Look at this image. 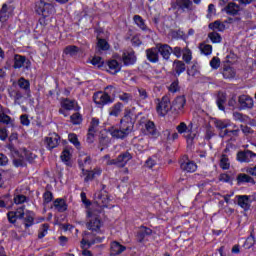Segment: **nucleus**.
<instances>
[{"label": "nucleus", "mask_w": 256, "mask_h": 256, "mask_svg": "<svg viewBox=\"0 0 256 256\" xmlns=\"http://www.w3.org/2000/svg\"><path fill=\"white\" fill-rule=\"evenodd\" d=\"M221 11L234 17V15H239L241 7H239V5H237L235 2H230L224 8H222Z\"/></svg>", "instance_id": "obj_16"}, {"label": "nucleus", "mask_w": 256, "mask_h": 256, "mask_svg": "<svg viewBox=\"0 0 256 256\" xmlns=\"http://www.w3.org/2000/svg\"><path fill=\"white\" fill-rule=\"evenodd\" d=\"M122 61L124 65H135L137 61V56L133 50H127L123 52Z\"/></svg>", "instance_id": "obj_15"}, {"label": "nucleus", "mask_w": 256, "mask_h": 256, "mask_svg": "<svg viewBox=\"0 0 256 256\" xmlns=\"http://www.w3.org/2000/svg\"><path fill=\"white\" fill-rule=\"evenodd\" d=\"M33 225V212H28L25 217V226L31 227Z\"/></svg>", "instance_id": "obj_51"}, {"label": "nucleus", "mask_w": 256, "mask_h": 256, "mask_svg": "<svg viewBox=\"0 0 256 256\" xmlns=\"http://www.w3.org/2000/svg\"><path fill=\"white\" fill-rule=\"evenodd\" d=\"M138 93H139L140 99H142V100H145V99H147V97H149V94H147L146 89L140 88V89H138Z\"/></svg>", "instance_id": "obj_62"}, {"label": "nucleus", "mask_w": 256, "mask_h": 256, "mask_svg": "<svg viewBox=\"0 0 256 256\" xmlns=\"http://www.w3.org/2000/svg\"><path fill=\"white\" fill-rule=\"evenodd\" d=\"M80 197L87 211H89V209H96L95 207H100V209L109 207V202L111 201V198H109V194L105 190H101L95 193L94 204H91V201L87 200V194H85V192H82L80 194Z\"/></svg>", "instance_id": "obj_2"}, {"label": "nucleus", "mask_w": 256, "mask_h": 256, "mask_svg": "<svg viewBox=\"0 0 256 256\" xmlns=\"http://www.w3.org/2000/svg\"><path fill=\"white\" fill-rule=\"evenodd\" d=\"M104 159H106V165H116V167H125L131 159H133V156L129 152L123 153L118 156V158L115 160H108L109 156H105Z\"/></svg>", "instance_id": "obj_8"}, {"label": "nucleus", "mask_w": 256, "mask_h": 256, "mask_svg": "<svg viewBox=\"0 0 256 256\" xmlns=\"http://www.w3.org/2000/svg\"><path fill=\"white\" fill-rule=\"evenodd\" d=\"M125 249V246L121 245L119 242L111 243V255H121Z\"/></svg>", "instance_id": "obj_27"}, {"label": "nucleus", "mask_w": 256, "mask_h": 256, "mask_svg": "<svg viewBox=\"0 0 256 256\" xmlns=\"http://www.w3.org/2000/svg\"><path fill=\"white\" fill-rule=\"evenodd\" d=\"M75 105H77V102L75 100H69L65 99L61 101V109L59 110L60 115H64V117H69L68 111H73L75 109Z\"/></svg>", "instance_id": "obj_11"}, {"label": "nucleus", "mask_w": 256, "mask_h": 256, "mask_svg": "<svg viewBox=\"0 0 256 256\" xmlns=\"http://www.w3.org/2000/svg\"><path fill=\"white\" fill-rule=\"evenodd\" d=\"M209 29L212 31H225V24H223L221 21L216 20L214 23L209 24Z\"/></svg>", "instance_id": "obj_36"}, {"label": "nucleus", "mask_w": 256, "mask_h": 256, "mask_svg": "<svg viewBox=\"0 0 256 256\" xmlns=\"http://www.w3.org/2000/svg\"><path fill=\"white\" fill-rule=\"evenodd\" d=\"M106 92H96L93 96V101L98 107H103V105H107V103H111V96L109 95V91H112V94L115 93V88L113 86H107L105 88Z\"/></svg>", "instance_id": "obj_5"}, {"label": "nucleus", "mask_w": 256, "mask_h": 256, "mask_svg": "<svg viewBox=\"0 0 256 256\" xmlns=\"http://www.w3.org/2000/svg\"><path fill=\"white\" fill-rule=\"evenodd\" d=\"M105 237H96L93 239V234L85 232L83 234L82 241L80 243L81 247L84 249L82 251V255L84 256H93L91 251L87 250L91 247V245H95V243H103Z\"/></svg>", "instance_id": "obj_4"}, {"label": "nucleus", "mask_w": 256, "mask_h": 256, "mask_svg": "<svg viewBox=\"0 0 256 256\" xmlns=\"http://www.w3.org/2000/svg\"><path fill=\"white\" fill-rule=\"evenodd\" d=\"M144 133L145 135H149V137H152V139H157L160 135L153 121H146L144 123Z\"/></svg>", "instance_id": "obj_12"}, {"label": "nucleus", "mask_w": 256, "mask_h": 256, "mask_svg": "<svg viewBox=\"0 0 256 256\" xmlns=\"http://www.w3.org/2000/svg\"><path fill=\"white\" fill-rule=\"evenodd\" d=\"M252 154L251 152H239L237 154V161H239L240 163H249V161H251V157Z\"/></svg>", "instance_id": "obj_29"}, {"label": "nucleus", "mask_w": 256, "mask_h": 256, "mask_svg": "<svg viewBox=\"0 0 256 256\" xmlns=\"http://www.w3.org/2000/svg\"><path fill=\"white\" fill-rule=\"evenodd\" d=\"M186 104L187 99H185V96H178L172 101L171 107L173 111H176V113H181Z\"/></svg>", "instance_id": "obj_13"}, {"label": "nucleus", "mask_w": 256, "mask_h": 256, "mask_svg": "<svg viewBox=\"0 0 256 256\" xmlns=\"http://www.w3.org/2000/svg\"><path fill=\"white\" fill-rule=\"evenodd\" d=\"M246 173L256 177V166L255 167H248V168H246Z\"/></svg>", "instance_id": "obj_64"}, {"label": "nucleus", "mask_w": 256, "mask_h": 256, "mask_svg": "<svg viewBox=\"0 0 256 256\" xmlns=\"http://www.w3.org/2000/svg\"><path fill=\"white\" fill-rule=\"evenodd\" d=\"M176 130L180 135H183L188 143L191 145L197 134L193 131V124L187 126L185 122H181L177 127Z\"/></svg>", "instance_id": "obj_7"}, {"label": "nucleus", "mask_w": 256, "mask_h": 256, "mask_svg": "<svg viewBox=\"0 0 256 256\" xmlns=\"http://www.w3.org/2000/svg\"><path fill=\"white\" fill-rule=\"evenodd\" d=\"M199 49L203 55H211V53H213V46L209 44L202 43Z\"/></svg>", "instance_id": "obj_38"}, {"label": "nucleus", "mask_w": 256, "mask_h": 256, "mask_svg": "<svg viewBox=\"0 0 256 256\" xmlns=\"http://www.w3.org/2000/svg\"><path fill=\"white\" fill-rule=\"evenodd\" d=\"M97 48L99 51H109V43L105 39L98 38Z\"/></svg>", "instance_id": "obj_42"}, {"label": "nucleus", "mask_w": 256, "mask_h": 256, "mask_svg": "<svg viewBox=\"0 0 256 256\" xmlns=\"http://www.w3.org/2000/svg\"><path fill=\"white\" fill-rule=\"evenodd\" d=\"M224 79H233L235 77V70L231 67L225 68L223 71Z\"/></svg>", "instance_id": "obj_45"}, {"label": "nucleus", "mask_w": 256, "mask_h": 256, "mask_svg": "<svg viewBox=\"0 0 256 256\" xmlns=\"http://www.w3.org/2000/svg\"><path fill=\"white\" fill-rule=\"evenodd\" d=\"M173 71L175 72V74L177 76L181 75V73H184L185 71V63H183L182 61H174L173 63Z\"/></svg>", "instance_id": "obj_31"}, {"label": "nucleus", "mask_w": 256, "mask_h": 256, "mask_svg": "<svg viewBox=\"0 0 256 256\" xmlns=\"http://www.w3.org/2000/svg\"><path fill=\"white\" fill-rule=\"evenodd\" d=\"M220 167L224 171L229 169V167H231V162H229V158L227 157V155H222L221 156V158H220Z\"/></svg>", "instance_id": "obj_40"}, {"label": "nucleus", "mask_w": 256, "mask_h": 256, "mask_svg": "<svg viewBox=\"0 0 256 256\" xmlns=\"http://www.w3.org/2000/svg\"><path fill=\"white\" fill-rule=\"evenodd\" d=\"M146 57L150 63H157L159 61V50L156 48H150L146 50Z\"/></svg>", "instance_id": "obj_23"}, {"label": "nucleus", "mask_w": 256, "mask_h": 256, "mask_svg": "<svg viewBox=\"0 0 256 256\" xmlns=\"http://www.w3.org/2000/svg\"><path fill=\"white\" fill-rule=\"evenodd\" d=\"M208 39H210L211 43H221V35L217 32H211L208 34Z\"/></svg>", "instance_id": "obj_44"}, {"label": "nucleus", "mask_w": 256, "mask_h": 256, "mask_svg": "<svg viewBox=\"0 0 256 256\" xmlns=\"http://www.w3.org/2000/svg\"><path fill=\"white\" fill-rule=\"evenodd\" d=\"M120 101H124V103H129L131 101V96L127 93H122L119 95Z\"/></svg>", "instance_id": "obj_61"}, {"label": "nucleus", "mask_w": 256, "mask_h": 256, "mask_svg": "<svg viewBox=\"0 0 256 256\" xmlns=\"http://www.w3.org/2000/svg\"><path fill=\"white\" fill-rule=\"evenodd\" d=\"M241 109H253V98L247 95H241L238 99Z\"/></svg>", "instance_id": "obj_19"}, {"label": "nucleus", "mask_w": 256, "mask_h": 256, "mask_svg": "<svg viewBox=\"0 0 256 256\" xmlns=\"http://www.w3.org/2000/svg\"><path fill=\"white\" fill-rule=\"evenodd\" d=\"M136 119L137 114H135V110H126L123 119L120 121V127L112 126L109 128V135H111L113 139H125V137L133 131V125Z\"/></svg>", "instance_id": "obj_1"}, {"label": "nucleus", "mask_w": 256, "mask_h": 256, "mask_svg": "<svg viewBox=\"0 0 256 256\" xmlns=\"http://www.w3.org/2000/svg\"><path fill=\"white\" fill-rule=\"evenodd\" d=\"M48 231H49V224H43L38 233L39 239H43V237L47 235Z\"/></svg>", "instance_id": "obj_47"}, {"label": "nucleus", "mask_w": 256, "mask_h": 256, "mask_svg": "<svg viewBox=\"0 0 256 256\" xmlns=\"http://www.w3.org/2000/svg\"><path fill=\"white\" fill-rule=\"evenodd\" d=\"M6 19H9V11L7 4H3L2 9L0 10V22H5Z\"/></svg>", "instance_id": "obj_41"}, {"label": "nucleus", "mask_w": 256, "mask_h": 256, "mask_svg": "<svg viewBox=\"0 0 256 256\" xmlns=\"http://www.w3.org/2000/svg\"><path fill=\"white\" fill-rule=\"evenodd\" d=\"M169 91L171 93H177V91H179V82H177V81L172 82L169 87Z\"/></svg>", "instance_id": "obj_59"}, {"label": "nucleus", "mask_w": 256, "mask_h": 256, "mask_svg": "<svg viewBox=\"0 0 256 256\" xmlns=\"http://www.w3.org/2000/svg\"><path fill=\"white\" fill-rule=\"evenodd\" d=\"M96 132L97 131H95L93 129L88 130L87 143H93V141H95V133Z\"/></svg>", "instance_id": "obj_55"}, {"label": "nucleus", "mask_w": 256, "mask_h": 256, "mask_svg": "<svg viewBox=\"0 0 256 256\" xmlns=\"http://www.w3.org/2000/svg\"><path fill=\"white\" fill-rule=\"evenodd\" d=\"M68 139L76 149H81V142H79V138L76 136V134H69Z\"/></svg>", "instance_id": "obj_43"}, {"label": "nucleus", "mask_w": 256, "mask_h": 256, "mask_svg": "<svg viewBox=\"0 0 256 256\" xmlns=\"http://www.w3.org/2000/svg\"><path fill=\"white\" fill-rule=\"evenodd\" d=\"M25 61H27V59L24 56L15 55L14 69H21V67H23V65H25Z\"/></svg>", "instance_id": "obj_35"}, {"label": "nucleus", "mask_w": 256, "mask_h": 256, "mask_svg": "<svg viewBox=\"0 0 256 256\" xmlns=\"http://www.w3.org/2000/svg\"><path fill=\"white\" fill-rule=\"evenodd\" d=\"M181 169L187 171V173H195L197 171V164L194 162H185L181 164Z\"/></svg>", "instance_id": "obj_32"}, {"label": "nucleus", "mask_w": 256, "mask_h": 256, "mask_svg": "<svg viewBox=\"0 0 256 256\" xmlns=\"http://www.w3.org/2000/svg\"><path fill=\"white\" fill-rule=\"evenodd\" d=\"M20 123H21V125H24L25 127H29V125L31 124V121L29 120V116H27V114L21 115Z\"/></svg>", "instance_id": "obj_53"}, {"label": "nucleus", "mask_w": 256, "mask_h": 256, "mask_svg": "<svg viewBox=\"0 0 256 256\" xmlns=\"http://www.w3.org/2000/svg\"><path fill=\"white\" fill-rule=\"evenodd\" d=\"M45 144L47 149H55L59 145V135L57 133H51L46 137Z\"/></svg>", "instance_id": "obj_18"}, {"label": "nucleus", "mask_w": 256, "mask_h": 256, "mask_svg": "<svg viewBox=\"0 0 256 256\" xmlns=\"http://www.w3.org/2000/svg\"><path fill=\"white\" fill-rule=\"evenodd\" d=\"M72 153H73V149L66 148L63 150L61 154V160L63 161V163H65L66 165H70Z\"/></svg>", "instance_id": "obj_30"}, {"label": "nucleus", "mask_w": 256, "mask_h": 256, "mask_svg": "<svg viewBox=\"0 0 256 256\" xmlns=\"http://www.w3.org/2000/svg\"><path fill=\"white\" fill-rule=\"evenodd\" d=\"M157 48H158V53L162 55L163 59H169V57H171V53H173V48H171L167 44H158Z\"/></svg>", "instance_id": "obj_21"}, {"label": "nucleus", "mask_w": 256, "mask_h": 256, "mask_svg": "<svg viewBox=\"0 0 256 256\" xmlns=\"http://www.w3.org/2000/svg\"><path fill=\"white\" fill-rule=\"evenodd\" d=\"M12 157H13L14 166L21 167V165H23V162L25 161V159H27V161H33V159H35L37 157V155L30 153V154H26V156H23V155L19 156V151L12 150Z\"/></svg>", "instance_id": "obj_10"}, {"label": "nucleus", "mask_w": 256, "mask_h": 256, "mask_svg": "<svg viewBox=\"0 0 256 256\" xmlns=\"http://www.w3.org/2000/svg\"><path fill=\"white\" fill-rule=\"evenodd\" d=\"M18 86L20 87V89H23L27 93H31V83L29 82V80L25 78H20L18 80Z\"/></svg>", "instance_id": "obj_33"}, {"label": "nucleus", "mask_w": 256, "mask_h": 256, "mask_svg": "<svg viewBox=\"0 0 256 256\" xmlns=\"http://www.w3.org/2000/svg\"><path fill=\"white\" fill-rule=\"evenodd\" d=\"M83 175L85 176L84 181H93L97 177H101L103 170L100 167H96L93 171L82 169Z\"/></svg>", "instance_id": "obj_14"}, {"label": "nucleus", "mask_w": 256, "mask_h": 256, "mask_svg": "<svg viewBox=\"0 0 256 256\" xmlns=\"http://www.w3.org/2000/svg\"><path fill=\"white\" fill-rule=\"evenodd\" d=\"M133 21L135 23V25H137V27H139V29H141L142 31H147V25H145V20H143V18L139 15H135L133 17Z\"/></svg>", "instance_id": "obj_34"}, {"label": "nucleus", "mask_w": 256, "mask_h": 256, "mask_svg": "<svg viewBox=\"0 0 256 256\" xmlns=\"http://www.w3.org/2000/svg\"><path fill=\"white\" fill-rule=\"evenodd\" d=\"M214 125L217 129H227L231 122L229 120H214Z\"/></svg>", "instance_id": "obj_39"}, {"label": "nucleus", "mask_w": 256, "mask_h": 256, "mask_svg": "<svg viewBox=\"0 0 256 256\" xmlns=\"http://www.w3.org/2000/svg\"><path fill=\"white\" fill-rule=\"evenodd\" d=\"M238 205L241 207V209H244V211L249 210V207H251V201L249 200V196L247 195H238L236 196Z\"/></svg>", "instance_id": "obj_22"}, {"label": "nucleus", "mask_w": 256, "mask_h": 256, "mask_svg": "<svg viewBox=\"0 0 256 256\" xmlns=\"http://www.w3.org/2000/svg\"><path fill=\"white\" fill-rule=\"evenodd\" d=\"M221 65V60L217 57L212 58V60L210 61V67H212V69H219Z\"/></svg>", "instance_id": "obj_52"}, {"label": "nucleus", "mask_w": 256, "mask_h": 256, "mask_svg": "<svg viewBox=\"0 0 256 256\" xmlns=\"http://www.w3.org/2000/svg\"><path fill=\"white\" fill-rule=\"evenodd\" d=\"M90 63L91 65H93L94 67H97L98 69H101V67L105 65V61H103V58H101L100 56H94L90 60Z\"/></svg>", "instance_id": "obj_37"}, {"label": "nucleus", "mask_w": 256, "mask_h": 256, "mask_svg": "<svg viewBox=\"0 0 256 256\" xmlns=\"http://www.w3.org/2000/svg\"><path fill=\"white\" fill-rule=\"evenodd\" d=\"M182 56H183V60L186 63H189L191 61V59H193L192 56H191V50H189L187 48L183 50Z\"/></svg>", "instance_id": "obj_49"}, {"label": "nucleus", "mask_w": 256, "mask_h": 256, "mask_svg": "<svg viewBox=\"0 0 256 256\" xmlns=\"http://www.w3.org/2000/svg\"><path fill=\"white\" fill-rule=\"evenodd\" d=\"M25 201H27V198L24 195H18L14 198L16 205H21V203H25Z\"/></svg>", "instance_id": "obj_57"}, {"label": "nucleus", "mask_w": 256, "mask_h": 256, "mask_svg": "<svg viewBox=\"0 0 256 256\" xmlns=\"http://www.w3.org/2000/svg\"><path fill=\"white\" fill-rule=\"evenodd\" d=\"M36 12L44 18L51 17L55 13V6L51 4V0H40L36 4Z\"/></svg>", "instance_id": "obj_6"}, {"label": "nucleus", "mask_w": 256, "mask_h": 256, "mask_svg": "<svg viewBox=\"0 0 256 256\" xmlns=\"http://www.w3.org/2000/svg\"><path fill=\"white\" fill-rule=\"evenodd\" d=\"M174 7L181 11H193V0H176Z\"/></svg>", "instance_id": "obj_17"}, {"label": "nucleus", "mask_w": 256, "mask_h": 256, "mask_svg": "<svg viewBox=\"0 0 256 256\" xmlns=\"http://www.w3.org/2000/svg\"><path fill=\"white\" fill-rule=\"evenodd\" d=\"M253 245H255V237L249 236V237L246 239L245 243H244V247H245L246 249H251V247H253Z\"/></svg>", "instance_id": "obj_50"}, {"label": "nucleus", "mask_w": 256, "mask_h": 256, "mask_svg": "<svg viewBox=\"0 0 256 256\" xmlns=\"http://www.w3.org/2000/svg\"><path fill=\"white\" fill-rule=\"evenodd\" d=\"M173 55H175V57H177L178 59L183 55V50H181L180 47H175L172 50Z\"/></svg>", "instance_id": "obj_63"}, {"label": "nucleus", "mask_w": 256, "mask_h": 256, "mask_svg": "<svg viewBox=\"0 0 256 256\" xmlns=\"http://www.w3.org/2000/svg\"><path fill=\"white\" fill-rule=\"evenodd\" d=\"M24 215H25V210H23V208H18L16 211H11V212H8L7 214L8 220L10 221V223H15L17 219H23Z\"/></svg>", "instance_id": "obj_20"}, {"label": "nucleus", "mask_w": 256, "mask_h": 256, "mask_svg": "<svg viewBox=\"0 0 256 256\" xmlns=\"http://www.w3.org/2000/svg\"><path fill=\"white\" fill-rule=\"evenodd\" d=\"M171 109V99L169 98V96H164L161 100H158V104L156 106V111L158 115H160L161 117H165V114L169 113Z\"/></svg>", "instance_id": "obj_9"}, {"label": "nucleus", "mask_w": 256, "mask_h": 256, "mask_svg": "<svg viewBox=\"0 0 256 256\" xmlns=\"http://www.w3.org/2000/svg\"><path fill=\"white\" fill-rule=\"evenodd\" d=\"M43 199H44V203H51L53 201V194L47 191L44 193Z\"/></svg>", "instance_id": "obj_56"}, {"label": "nucleus", "mask_w": 256, "mask_h": 256, "mask_svg": "<svg viewBox=\"0 0 256 256\" xmlns=\"http://www.w3.org/2000/svg\"><path fill=\"white\" fill-rule=\"evenodd\" d=\"M107 71L108 73H111V75H115L116 73H119L121 71V64L117 62V60H109L107 62Z\"/></svg>", "instance_id": "obj_24"}, {"label": "nucleus", "mask_w": 256, "mask_h": 256, "mask_svg": "<svg viewBox=\"0 0 256 256\" xmlns=\"http://www.w3.org/2000/svg\"><path fill=\"white\" fill-rule=\"evenodd\" d=\"M0 123H4L5 125H9V123H11V117L2 114L0 115Z\"/></svg>", "instance_id": "obj_60"}, {"label": "nucleus", "mask_w": 256, "mask_h": 256, "mask_svg": "<svg viewBox=\"0 0 256 256\" xmlns=\"http://www.w3.org/2000/svg\"><path fill=\"white\" fill-rule=\"evenodd\" d=\"M78 51H79V48H77L76 46H68L64 50L66 55H77Z\"/></svg>", "instance_id": "obj_48"}, {"label": "nucleus", "mask_w": 256, "mask_h": 256, "mask_svg": "<svg viewBox=\"0 0 256 256\" xmlns=\"http://www.w3.org/2000/svg\"><path fill=\"white\" fill-rule=\"evenodd\" d=\"M54 209L59 213H63L67 209V203L63 198H57L54 201Z\"/></svg>", "instance_id": "obj_25"}, {"label": "nucleus", "mask_w": 256, "mask_h": 256, "mask_svg": "<svg viewBox=\"0 0 256 256\" xmlns=\"http://www.w3.org/2000/svg\"><path fill=\"white\" fill-rule=\"evenodd\" d=\"M71 123H73V125H81V123L83 122V116H81V114L79 113H75L73 114L71 117Z\"/></svg>", "instance_id": "obj_46"}, {"label": "nucleus", "mask_w": 256, "mask_h": 256, "mask_svg": "<svg viewBox=\"0 0 256 256\" xmlns=\"http://www.w3.org/2000/svg\"><path fill=\"white\" fill-rule=\"evenodd\" d=\"M122 111H123V104L116 103L114 106H112L109 109V115H110V117H119V115H121Z\"/></svg>", "instance_id": "obj_28"}, {"label": "nucleus", "mask_w": 256, "mask_h": 256, "mask_svg": "<svg viewBox=\"0 0 256 256\" xmlns=\"http://www.w3.org/2000/svg\"><path fill=\"white\" fill-rule=\"evenodd\" d=\"M9 137V133L7 132V128H0V140L5 141Z\"/></svg>", "instance_id": "obj_58"}, {"label": "nucleus", "mask_w": 256, "mask_h": 256, "mask_svg": "<svg viewBox=\"0 0 256 256\" xmlns=\"http://www.w3.org/2000/svg\"><path fill=\"white\" fill-rule=\"evenodd\" d=\"M99 213H101V207L86 210V227L94 233H101V227H103V221L99 218Z\"/></svg>", "instance_id": "obj_3"}, {"label": "nucleus", "mask_w": 256, "mask_h": 256, "mask_svg": "<svg viewBox=\"0 0 256 256\" xmlns=\"http://www.w3.org/2000/svg\"><path fill=\"white\" fill-rule=\"evenodd\" d=\"M238 185H243V183H251V185H255V179L247 174H239L237 176Z\"/></svg>", "instance_id": "obj_26"}, {"label": "nucleus", "mask_w": 256, "mask_h": 256, "mask_svg": "<svg viewBox=\"0 0 256 256\" xmlns=\"http://www.w3.org/2000/svg\"><path fill=\"white\" fill-rule=\"evenodd\" d=\"M89 129H92V131H99V119L93 118Z\"/></svg>", "instance_id": "obj_54"}]
</instances>
